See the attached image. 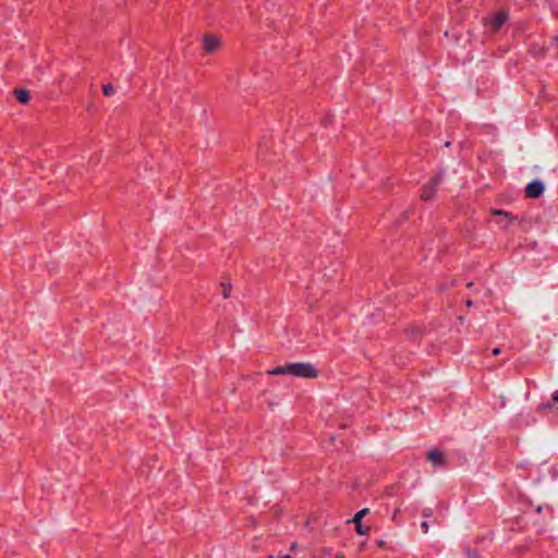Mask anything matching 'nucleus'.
I'll list each match as a JSON object with an SVG mask.
<instances>
[{
    "mask_svg": "<svg viewBox=\"0 0 558 558\" xmlns=\"http://www.w3.org/2000/svg\"><path fill=\"white\" fill-rule=\"evenodd\" d=\"M554 399H555L556 401H558V391H556V392L554 393Z\"/></svg>",
    "mask_w": 558,
    "mask_h": 558,
    "instance_id": "nucleus-15",
    "label": "nucleus"
},
{
    "mask_svg": "<svg viewBox=\"0 0 558 558\" xmlns=\"http://www.w3.org/2000/svg\"><path fill=\"white\" fill-rule=\"evenodd\" d=\"M500 353V349L496 348L493 350L494 355H498Z\"/></svg>",
    "mask_w": 558,
    "mask_h": 558,
    "instance_id": "nucleus-14",
    "label": "nucleus"
},
{
    "mask_svg": "<svg viewBox=\"0 0 558 558\" xmlns=\"http://www.w3.org/2000/svg\"><path fill=\"white\" fill-rule=\"evenodd\" d=\"M15 96L21 104H27L31 99L29 92L27 89H16Z\"/></svg>",
    "mask_w": 558,
    "mask_h": 558,
    "instance_id": "nucleus-9",
    "label": "nucleus"
},
{
    "mask_svg": "<svg viewBox=\"0 0 558 558\" xmlns=\"http://www.w3.org/2000/svg\"><path fill=\"white\" fill-rule=\"evenodd\" d=\"M104 94L106 96H112L114 94V88L111 85L104 86Z\"/></svg>",
    "mask_w": 558,
    "mask_h": 558,
    "instance_id": "nucleus-12",
    "label": "nucleus"
},
{
    "mask_svg": "<svg viewBox=\"0 0 558 558\" xmlns=\"http://www.w3.org/2000/svg\"><path fill=\"white\" fill-rule=\"evenodd\" d=\"M427 458L434 466H441L446 462L445 453L437 449L429 450Z\"/></svg>",
    "mask_w": 558,
    "mask_h": 558,
    "instance_id": "nucleus-5",
    "label": "nucleus"
},
{
    "mask_svg": "<svg viewBox=\"0 0 558 558\" xmlns=\"http://www.w3.org/2000/svg\"><path fill=\"white\" fill-rule=\"evenodd\" d=\"M493 214L507 218L509 223L512 222V218H510V215L507 211L499 210V209H494Z\"/></svg>",
    "mask_w": 558,
    "mask_h": 558,
    "instance_id": "nucleus-11",
    "label": "nucleus"
},
{
    "mask_svg": "<svg viewBox=\"0 0 558 558\" xmlns=\"http://www.w3.org/2000/svg\"><path fill=\"white\" fill-rule=\"evenodd\" d=\"M423 532L426 534L428 533V524L427 522H422L421 524Z\"/></svg>",
    "mask_w": 558,
    "mask_h": 558,
    "instance_id": "nucleus-13",
    "label": "nucleus"
},
{
    "mask_svg": "<svg viewBox=\"0 0 558 558\" xmlns=\"http://www.w3.org/2000/svg\"><path fill=\"white\" fill-rule=\"evenodd\" d=\"M337 558H343L342 556H337Z\"/></svg>",
    "mask_w": 558,
    "mask_h": 558,
    "instance_id": "nucleus-16",
    "label": "nucleus"
},
{
    "mask_svg": "<svg viewBox=\"0 0 558 558\" xmlns=\"http://www.w3.org/2000/svg\"><path fill=\"white\" fill-rule=\"evenodd\" d=\"M221 294L225 299H229L231 295L232 284L230 281H222L220 283Z\"/></svg>",
    "mask_w": 558,
    "mask_h": 558,
    "instance_id": "nucleus-10",
    "label": "nucleus"
},
{
    "mask_svg": "<svg viewBox=\"0 0 558 558\" xmlns=\"http://www.w3.org/2000/svg\"><path fill=\"white\" fill-rule=\"evenodd\" d=\"M507 19H508V15L505 12H499V13L495 14L492 17V20L488 22L487 28L490 32H496L504 25V23L507 21Z\"/></svg>",
    "mask_w": 558,
    "mask_h": 558,
    "instance_id": "nucleus-4",
    "label": "nucleus"
},
{
    "mask_svg": "<svg viewBox=\"0 0 558 558\" xmlns=\"http://www.w3.org/2000/svg\"><path fill=\"white\" fill-rule=\"evenodd\" d=\"M544 192V184L535 180L526 185V194L530 197H538Z\"/></svg>",
    "mask_w": 558,
    "mask_h": 558,
    "instance_id": "nucleus-6",
    "label": "nucleus"
},
{
    "mask_svg": "<svg viewBox=\"0 0 558 558\" xmlns=\"http://www.w3.org/2000/svg\"><path fill=\"white\" fill-rule=\"evenodd\" d=\"M267 374H269V375H290V364L268 369Z\"/></svg>",
    "mask_w": 558,
    "mask_h": 558,
    "instance_id": "nucleus-8",
    "label": "nucleus"
},
{
    "mask_svg": "<svg viewBox=\"0 0 558 558\" xmlns=\"http://www.w3.org/2000/svg\"><path fill=\"white\" fill-rule=\"evenodd\" d=\"M290 375L301 378H315L317 377V371L310 363H292L290 364Z\"/></svg>",
    "mask_w": 558,
    "mask_h": 558,
    "instance_id": "nucleus-1",
    "label": "nucleus"
},
{
    "mask_svg": "<svg viewBox=\"0 0 558 558\" xmlns=\"http://www.w3.org/2000/svg\"><path fill=\"white\" fill-rule=\"evenodd\" d=\"M222 46L221 38L215 35H205L203 37V47L207 53H214Z\"/></svg>",
    "mask_w": 558,
    "mask_h": 558,
    "instance_id": "nucleus-3",
    "label": "nucleus"
},
{
    "mask_svg": "<svg viewBox=\"0 0 558 558\" xmlns=\"http://www.w3.org/2000/svg\"><path fill=\"white\" fill-rule=\"evenodd\" d=\"M441 183V175L433 177L423 187L422 199L430 201L435 197L438 186Z\"/></svg>",
    "mask_w": 558,
    "mask_h": 558,
    "instance_id": "nucleus-2",
    "label": "nucleus"
},
{
    "mask_svg": "<svg viewBox=\"0 0 558 558\" xmlns=\"http://www.w3.org/2000/svg\"><path fill=\"white\" fill-rule=\"evenodd\" d=\"M367 512H368V509L364 508V509L360 510L359 512H356L353 518V522L356 525V532L361 535H365L367 533V531L364 530L362 526V523H363L362 519L366 515Z\"/></svg>",
    "mask_w": 558,
    "mask_h": 558,
    "instance_id": "nucleus-7",
    "label": "nucleus"
}]
</instances>
